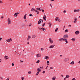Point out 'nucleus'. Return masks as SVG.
<instances>
[{
  "instance_id": "1",
  "label": "nucleus",
  "mask_w": 80,
  "mask_h": 80,
  "mask_svg": "<svg viewBox=\"0 0 80 80\" xmlns=\"http://www.w3.org/2000/svg\"><path fill=\"white\" fill-rule=\"evenodd\" d=\"M8 25H10L11 24V20L10 18H8Z\"/></svg>"
},
{
  "instance_id": "2",
  "label": "nucleus",
  "mask_w": 80,
  "mask_h": 80,
  "mask_svg": "<svg viewBox=\"0 0 80 80\" xmlns=\"http://www.w3.org/2000/svg\"><path fill=\"white\" fill-rule=\"evenodd\" d=\"M49 41L50 43L52 44L53 43V40H52V38H49Z\"/></svg>"
},
{
  "instance_id": "3",
  "label": "nucleus",
  "mask_w": 80,
  "mask_h": 80,
  "mask_svg": "<svg viewBox=\"0 0 80 80\" xmlns=\"http://www.w3.org/2000/svg\"><path fill=\"white\" fill-rule=\"evenodd\" d=\"M63 37L64 39H66V38H68V36L67 35H65L63 36Z\"/></svg>"
},
{
  "instance_id": "4",
  "label": "nucleus",
  "mask_w": 80,
  "mask_h": 80,
  "mask_svg": "<svg viewBox=\"0 0 80 80\" xmlns=\"http://www.w3.org/2000/svg\"><path fill=\"white\" fill-rule=\"evenodd\" d=\"M68 60H69V58H64V62H67Z\"/></svg>"
},
{
  "instance_id": "5",
  "label": "nucleus",
  "mask_w": 80,
  "mask_h": 80,
  "mask_svg": "<svg viewBox=\"0 0 80 80\" xmlns=\"http://www.w3.org/2000/svg\"><path fill=\"white\" fill-rule=\"evenodd\" d=\"M77 18L75 17L74 18V23H75L77 22Z\"/></svg>"
},
{
  "instance_id": "6",
  "label": "nucleus",
  "mask_w": 80,
  "mask_h": 80,
  "mask_svg": "<svg viewBox=\"0 0 80 80\" xmlns=\"http://www.w3.org/2000/svg\"><path fill=\"white\" fill-rule=\"evenodd\" d=\"M55 46V44L51 45L49 46V48H53V47H54Z\"/></svg>"
},
{
  "instance_id": "7",
  "label": "nucleus",
  "mask_w": 80,
  "mask_h": 80,
  "mask_svg": "<svg viewBox=\"0 0 80 80\" xmlns=\"http://www.w3.org/2000/svg\"><path fill=\"white\" fill-rule=\"evenodd\" d=\"M12 41V39L11 38H10L9 39H8L6 40V42H10L11 41Z\"/></svg>"
},
{
  "instance_id": "8",
  "label": "nucleus",
  "mask_w": 80,
  "mask_h": 80,
  "mask_svg": "<svg viewBox=\"0 0 80 80\" xmlns=\"http://www.w3.org/2000/svg\"><path fill=\"white\" fill-rule=\"evenodd\" d=\"M43 19L45 21H46V19H47V17L45 15H44V16L43 18Z\"/></svg>"
},
{
  "instance_id": "9",
  "label": "nucleus",
  "mask_w": 80,
  "mask_h": 80,
  "mask_svg": "<svg viewBox=\"0 0 80 80\" xmlns=\"http://www.w3.org/2000/svg\"><path fill=\"white\" fill-rule=\"evenodd\" d=\"M63 41H65V43H68V42L67 41V39H64Z\"/></svg>"
},
{
  "instance_id": "10",
  "label": "nucleus",
  "mask_w": 80,
  "mask_h": 80,
  "mask_svg": "<svg viewBox=\"0 0 80 80\" xmlns=\"http://www.w3.org/2000/svg\"><path fill=\"white\" fill-rule=\"evenodd\" d=\"M18 14H19V13H18V12L15 13L14 15V17H17V15H18Z\"/></svg>"
},
{
  "instance_id": "11",
  "label": "nucleus",
  "mask_w": 80,
  "mask_h": 80,
  "mask_svg": "<svg viewBox=\"0 0 80 80\" xmlns=\"http://www.w3.org/2000/svg\"><path fill=\"white\" fill-rule=\"evenodd\" d=\"M75 33L76 35H78V34H79V33H80V32H79V31H77L75 32Z\"/></svg>"
},
{
  "instance_id": "12",
  "label": "nucleus",
  "mask_w": 80,
  "mask_h": 80,
  "mask_svg": "<svg viewBox=\"0 0 80 80\" xmlns=\"http://www.w3.org/2000/svg\"><path fill=\"white\" fill-rule=\"evenodd\" d=\"M60 20V18L58 17H56L55 18V21H58V20Z\"/></svg>"
},
{
  "instance_id": "13",
  "label": "nucleus",
  "mask_w": 80,
  "mask_h": 80,
  "mask_svg": "<svg viewBox=\"0 0 80 80\" xmlns=\"http://www.w3.org/2000/svg\"><path fill=\"white\" fill-rule=\"evenodd\" d=\"M36 37L37 35H34L32 36V38H35V37Z\"/></svg>"
},
{
  "instance_id": "14",
  "label": "nucleus",
  "mask_w": 80,
  "mask_h": 80,
  "mask_svg": "<svg viewBox=\"0 0 80 80\" xmlns=\"http://www.w3.org/2000/svg\"><path fill=\"white\" fill-rule=\"evenodd\" d=\"M36 56H37L38 58V57H41V55L40 54H37Z\"/></svg>"
},
{
  "instance_id": "15",
  "label": "nucleus",
  "mask_w": 80,
  "mask_h": 80,
  "mask_svg": "<svg viewBox=\"0 0 80 80\" xmlns=\"http://www.w3.org/2000/svg\"><path fill=\"white\" fill-rule=\"evenodd\" d=\"M71 40H72V42H75V38H73L71 39Z\"/></svg>"
},
{
  "instance_id": "16",
  "label": "nucleus",
  "mask_w": 80,
  "mask_h": 80,
  "mask_svg": "<svg viewBox=\"0 0 80 80\" xmlns=\"http://www.w3.org/2000/svg\"><path fill=\"white\" fill-rule=\"evenodd\" d=\"M64 38H61L59 39L60 42H62V41H63Z\"/></svg>"
},
{
  "instance_id": "17",
  "label": "nucleus",
  "mask_w": 80,
  "mask_h": 80,
  "mask_svg": "<svg viewBox=\"0 0 80 80\" xmlns=\"http://www.w3.org/2000/svg\"><path fill=\"white\" fill-rule=\"evenodd\" d=\"M44 58L46 60H48V59L49 58V57H48V56H45Z\"/></svg>"
},
{
  "instance_id": "18",
  "label": "nucleus",
  "mask_w": 80,
  "mask_h": 80,
  "mask_svg": "<svg viewBox=\"0 0 80 80\" xmlns=\"http://www.w3.org/2000/svg\"><path fill=\"white\" fill-rule=\"evenodd\" d=\"M31 38V36H28V37L27 38V40L28 41L29 40L30 38Z\"/></svg>"
},
{
  "instance_id": "19",
  "label": "nucleus",
  "mask_w": 80,
  "mask_h": 80,
  "mask_svg": "<svg viewBox=\"0 0 80 80\" xmlns=\"http://www.w3.org/2000/svg\"><path fill=\"white\" fill-rule=\"evenodd\" d=\"M41 29L42 30V31H43V32H45L46 30L44 28H42Z\"/></svg>"
},
{
  "instance_id": "20",
  "label": "nucleus",
  "mask_w": 80,
  "mask_h": 80,
  "mask_svg": "<svg viewBox=\"0 0 80 80\" xmlns=\"http://www.w3.org/2000/svg\"><path fill=\"white\" fill-rule=\"evenodd\" d=\"M37 10H39L40 11H41V10H42V9H41V8H37Z\"/></svg>"
},
{
  "instance_id": "21",
  "label": "nucleus",
  "mask_w": 80,
  "mask_h": 80,
  "mask_svg": "<svg viewBox=\"0 0 80 80\" xmlns=\"http://www.w3.org/2000/svg\"><path fill=\"white\" fill-rule=\"evenodd\" d=\"M35 8H32L31 9V11L32 12H35Z\"/></svg>"
},
{
  "instance_id": "22",
  "label": "nucleus",
  "mask_w": 80,
  "mask_h": 80,
  "mask_svg": "<svg viewBox=\"0 0 80 80\" xmlns=\"http://www.w3.org/2000/svg\"><path fill=\"white\" fill-rule=\"evenodd\" d=\"M37 70L38 72H40V68H38Z\"/></svg>"
},
{
  "instance_id": "23",
  "label": "nucleus",
  "mask_w": 80,
  "mask_h": 80,
  "mask_svg": "<svg viewBox=\"0 0 80 80\" xmlns=\"http://www.w3.org/2000/svg\"><path fill=\"white\" fill-rule=\"evenodd\" d=\"M52 80H55V79H56V77H53L52 78Z\"/></svg>"
},
{
  "instance_id": "24",
  "label": "nucleus",
  "mask_w": 80,
  "mask_h": 80,
  "mask_svg": "<svg viewBox=\"0 0 80 80\" xmlns=\"http://www.w3.org/2000/svg\"><path fill=\"white\" fill-rule=\"evenodd\" d=\"M26 17H27V14H25L24 16V19H26Z\"/></svg>"
},
{
  "instance_id": "25",
  "label": "nucleus",
  "mask_w": 80,
  "mask_h": 80,
  "mask_svg": "<svg viewBox=\"0 0 80 80\" xmlns=\"http://www.w3.org/2000/svg\"><path fill=\"white\" fill-rule=\"evenodd\" d=\"M74 63H75V62H74V61H72L71 63L70 64L71 65H73V64H74Z\"/></svg>"
},
{
  "instance_id": "26",
  "label": "nucleus",
  "mask_w": 80,
  "mask_h": 80,
  "mask_svg": "<svg viewBox=\"0 0 80 80\" xmlns=\"http://www.w3.org/2000/svg\"><path fill=\"white\" fill-rule=\"evenodd\" d=\"M4 58H6V59H8V57L7 56H5Z\"/></svg>"
},
{
  "instance_id": "27",
  "label": "nucleus",
  "mask_w": 80,
  "mask_h": 80,
  "mask_svg": "<svg viewBox=\"0 0 80 80\" xmlns=\"http://www.w3.org/2000/svg\"><path fill=\"white\" fill-rule=\"evenodd\" d=\"M68 32V29H66L65 31H64V32L65 33H66L67 32Z\"/></svg>"
},
{
  "instance_id": "28",
  "label": "nucleus",
  "mask_w": 80,
  "mask_h": 80,
  "mask_svg": "<svg viewBox=\"0 0 80 80\" xmlns=\"http://www.w3.org/2000/svg\"><path fill=\"white\" fill-rule=\"evenodd\" d=\"M41 21H42V22H43V20L42 19H39V21L40 22H42Z\"/></svg>"
},
{
  "instance_id": "29",
  "label": "nucleus",
  "mask_w": 80,
  "mask_h": 80,
  "mask_svg": "<svg viewBox=\"0 0 80 80\" xmlns=\"http://www.w3.org/2000/svg\"><path fill=\"white\" fill-rule=\"evenodd\" d=\"M35 12H36L37 13V14H38L39 13V12L38 11H37V10H36L35 11Z\"/></svg>"
},
{
  "instance_id": "30",
  "label": "nucleus",
  "mask_w": 80,
  "mask_h": 80,
  "mask_svg": "<svg viewBox=\"0 0 80 80\" xmlns=\"http://www.w3.org/2000/svg\"><path fill=\"white\" fill-rule=\"evenodd\" d=\"M58 28H57L55 30V32H57V31H58Z\"/></svg>"
},
{
  "instance_id": "31",
  "label": "nucleus",
  "mask_w": 80,
  "mask_h": 80,
  "mask_svg": "<svg viewBox=\"0 0 80 80\" xmlns=\"http://www.w3.org/2000/svg\"><path fill=\"white\" fill-rule=\"evenodd\" d=\"M21 79L22 80H24V79H25V78H24V77H22Z\"/></svg>"
},
{
  "instance_id": "32",
  "label": "nucleus",
  "mask_w": 80,
  "mask_h": 80,
  "mask_svg": "<svg viewBox=\"0 0 80 80\" xmlns=\"http://www.w3.org/2000/svg\"><path fill=\"white\" fill-rule=\"evenodd\" d=\"M39 62H40V60H38L37 61L36 63H39Z\"/></svg>"
},
{
  "instance_id": "33",
  "label": "nucleus",
  "mask_w": 80,
  "mask_h": 80,
  "mask_svg": "<svg viewBox=\"0 0 80 80\" xmlns=\"http://www.w3.org/2000/svg\"><path fill=\"white\" fill-rule=\"evenodd\" d=\"M44 50V49L42 48H41V51H43Z\"/></svg>"
},
{
  "instance_id": "34",
  "label": "nucleus",
  "mask_w": 80,
  "mask_h": 80,
  "mask_svg": "<svg viewBox=\"0 0 80 80\" xmlns=\"http://www.w3.org/2000/svg\"><path fill=\"white\" fill-rule=\"evenodd\" d=\"M77 9H75L74 10V12H77Z\"/></svg>"
},
{
  "instance_id": "35",
  "label": "nucleus",
  "mask_w": 80,
  "mask_h": 80,
  "mask_svg": "<svg viewBox=\"0 0 80 80\" xmlns=\"http://www.w3.org/2000/svg\"><path fill=\"white\" fill-rule=\"evenodd\" d=\"M45 23H44L43 25H42V27H44V26H45Z\"/></svg>"
},
{
  "instance_id": "36",
  "label": "nucleus",
  "mask_w": 80,
  "mask_h": 80,
  "mask_svg": "<svg viewBox=\"0 0 80 80\" xmlns=\"http://www.w3.org/2000/svg\"><path fill=\"white\" fill-rule=\"evenodd\" d=\"M66 78H69V76H68V75H66Z\"/></svg>"
},
{
  "instance_id": "37",
  "label": "nucleus",
  "mask_w": 80,
  "mask_h": 80,
  "mask_svg": "<svg viewBox=\"0 0 80 80\" xmlns=\"http://www.w3.org/2000/svg\"><path fill=\"white\" fill-rule=\"evenodd\" d=\"M39 74V72H37L36 74V75H37Z\"/></svg>"
},
{
  "instance_id": "38",
  "label": "nucleus",
  "mask_w": 80,
  "mask_h": 80,
  "mask_svg": "<svg viewBox=\"0 0 80 80\" xmlns=\"http://www.w3.org/2000/svg\"><path fill=\"white\" fill-rule=\"evenodd\" d=\"M28 73L29 74H31V73H32V72L31 71H29L28 72Z\"/></svg>"
},
{
  "instance_id": "39",
  "label": "nucleus",
  "mask_w": 80,
  "mask_h": 80,
  "mask_svg": "<svg viewBox=\"0 0 80 80\" xmlns=\"http://www.w3.org/2000/svg\"><path fill=\"white\" fill-rule=\"evenodd\" d=\"M38 23L39 25V24H40V23H41V22H40V21H38Z\"/></svg>"
},
{
  "instance_id": "40",
  "label": "nucleus",
  "mask_w": 80,
  "mask_h": 80,
  "mask_svg": "<svg viewBox=\"0 0 80 80\" xmlns=\"http://www.w3.org/2000/svg\"><path fill=\"white\" fill-rule=\"evenodd\" d=\"M72 80H76V79H75V78H74L72 79Z\"/></svg>"
},
{
  "instance_id": "41",
  "label": "nucleus",
  "mask_w": 80,
  "mask_h": 80,
  "mask_svg": "<svg viewBox=\"0 0 80 80\" xmlns=\"http://www.w3.org/2000/svg\"><path fill=\"white\" fill-rule=\"evenodd\" d=\"M29 16L30 17H32V14H30L29 15Z\"/></svg>"
},
{
  "instance_id": "42",
  "label": "nucleus",
  "mask_w": 80,
  "mask_h": 80,
  "mask_svg": "<svg viewBox=\"0 0 80 80\" xmlns=\"http://www.w3.org/2000/svg\"><path fill=\"white\" fill-rule=\"evenodd\" d=\"M14 64L13 63H12V66H14Z\"/></svg>"
},
{
  "instance_id": "43",
  "label": "nucleus",
  "mask_w": 80,
  "mask_h": 80,
  "mask_svg": "<svg viewBox=\"0 0 80 80\" xmlns=\"http://www.w3.org/2000/svg\"><path fill=\"white\" fill-rule=\"evenodd\" d=\"M79 11H80V10H79V9H78L77 10V12H79Z\"/></svg>"
},
{
  "instance_id": "44",
  "label": "nucleus",
  "mask_w": 80,
  "mask_h": 80,
  "mask_svg": "<svg viewBox=\"0 0 80 80\" xmlns=\"http://www.w3.org/2000/svg\"><path fill=\"white\" fill-rule=\"evenodd\" d=\"M45 73V71H44L42 72L43 73Z\"/></svg>"
},
{
  "instance_id": "45",
  "label": "nucleus",
  "mask_w": 80,
  "mask_h": 80,
  "mask_svg": "<svg viewBox=\"0 0 80 80\" xmlns=\"http://www.w3.org/2000/svg\"><path fill=\"white\" fill-rule=\"evenodd\" d=\"M47 63H50V62L48 61L47 62Z\"/></svg>"
},
{
  "instance_id": "46",
  "label": "nucleus",
  "mask_w": 80,
  "mask_h": 80,
  "mask_svg": "<svg viewBox=\"0 0 80 80\" xmlns=\"http://www.w3.org/2000/svg\"><path fill=\"white\" fill-rule=\"evenodd\" d=\"M63 12V13H66V12H67V11H66L65 10H64Z\"/></svg>"
},
{
  "instance_id": "47",
  "label": "nucleus",
  "mask_w": 80,
  "mask_h": 80,
  "mask_svg": "<svg viewBox=\"0 0 80 80\" xmlns=\"http://www.w3.org/2000/svg\"><path fill=\"white\" fill-rule=\"evenodd\" d=\"M52 25V23H50L49 24V26H50H50H51Z\"/></svg>"
},
{
  "instance_id": "48",
  "label": "nucleus",
  "mask_w": 80,
  "mask_h": 80,
  "mask_svg": "<svg viewBox=\"0 0 80 80\" xmlns=\"http://www.w3.org/2000/svg\"><path fill=\"white\" fill-rule=\"evenodd\" d=\"M50 69H53V67H50Z\"/></svg>"
},
{
  "instance_id": "49",
  "label": "nucleus",
  "mask_w": 80,
  "mask_h": 80,
  "mask_svg": "<svg viewBox=\"0 0 80 80\" xmlns=\"http://www.w3.org/2000/svg\"><path fill=\"white\" fill-rule=\"evenodd\" d=\"M2 38H0V41H1V40H2Z\"/></svg>"
},
{
  "instance_id": "50",
  "label": "nucleus",
  "mask_w": 80,
  "mask_h": 80,
  "mask_svg": "<svg viewBox=\"0 0 80 80\" xmlns=\"http://www.w3.org/2000/svg\"><path fill=\"white\" fill-rule=\"evenodd\" d=\"M66 78H65L64 79V80H66Z\"/></svg>"
},
{
  "instance_id": "51",
  "label": "nucleus",
  "mask_w": 80,
  "mask_h": 80,
  "mask_svg": "<svg viewBox=\"0 0 80 80\" xmlns=\"http://www.w3.org/2000/svg\"><path fill=\"white\" fill-rule=\"evenodd\" d=\"M68 27H71V25H69Z\"/></svg>"
},
{
  "instance_id": "52",
  "label": "nucleus",
  "mask_w": 80,
  "mask_h": 80,
  "mask_svg": "<svg viewBox=\"0 0 80 80\" xmlns=\"http://www.w3.org/2000/svg\"><path fill=\"white\" fill-rule=\"evenodd\" d=\"M48 68V66H47V67H46V69H47Z\"/></svg>"
},
{
  "instance_id": "53",
  "label": "nucleus",
  "mask_w": 80,
  "mask_h": 80,
  "mask_svg": "<svg viewBox=\"0 0 80 80\" xmlns=\"http://www.w3.org/2000/svg\"><path fill=\"white\" fill-rule=\"evenodd\" d=\"M50 6H51V7H52V4H50Z\"/></svg>"
},
{
  "instance_id": "54",
  "label": "nucleus",
  "mask_w": 80,
  "mask_h": 80,
  "mask_svg": "<svg viewBox=\"0 0 80 80\" xmlns=\"http://www.w3.org/2000/svg\"><path fill=\"white\" fill-rule=\"evenodd\" d=\"M42 12H44V10H43V9H42Z\"/></svg>"
},
{
  "instance_id": "55",
  "label": "nucleus",
  "mask_w": 80,
  "mask_h": 80,
  "mask_svg": "<svg viewBox=\"0 0 80 80\" xmlns=\"http://www.w3.org/2000/svg\"><path fill=\"white\" fill-rule=\"evenodd\" d=\"M61 76H62V77H63V75H62V74Z\"/></svg>"
},
{
  "instance_id": "56",
  "label": "nucleus",
  "mask_w": 80,
  "mask_h": 80,
  "mask_svg": "<svg viewBox=\"0 0 80 80\" xmlns=\"http://www.w3.org/2000/svg\"><path fill=\"white\" fill-rule=\"evenodd\" d=\"M55 0H51V2H52V1H54Z\"/></svg>"
},
{
  "instance_id": "57",
  "label": "nucleus",
  "mask_w": 80,
  "mask_h": 80,
  "mask_svg": "<svg viewBox=\"0 0 80 80\" xmlns=\"http://www.w3.org/2000/svg\"><path fill=\"white\" fill-rule=\"evenodd\" d=\"M2 62V59H0V62Z\"/></svg>"
},
{
  "instance_id": "58",
  "label": "nucleus",
  "mask_w": 80,
  "mask_h": 80,
  "mask_svg": "<svg viewBox=\"0 0 80 80\" xmlns=\"http://www.w3.org/2000/svg\"><path fill=\"white\" fill-rule=\"evenodd\" d=\"M59 22H60V20H58Z\"/></svg>"
},
{
  "instance_id": "59",
  "label": "nucleus",
  "mask_w": 80,
  "mask_h": 80,
  "mask_svg": "<svg viewBox=\"0 0 80 80\" xmlns=\"http://www.w3.org/2000/svg\"><path fill=\"white\" fill-rule=\"evenodd\" d=\"M0 3H3V2H2V1H0Z\"/></svg>"
},
{
  "instance_id": "60",
  "label": "nucleus",
  "mask_w": 80,
  "mask_h": 80,
  "mask_svg": "<svg viewBox=\"0 0 80 80\" xmlns=\"http://www.w3.org/2000/svg\"><path fill=\"white\" fill-rule=\"evenodd\" d=\"M3 18V16H2L1 18Z\"/></svg>"
},
{
  "instance_id": "61",
  "label": "nucleus",
  "mask_w": 80,
  "mask_h": 80,
  "mask_svg": "<svg viewBox=\"0 0 80 80\" xmlns=\"http://www.w3.org/2000/svg\"><path fill=\"white\" fill-rule=\"evenodd\" d=\"M21 62H23V61H21Z\"/></svg>"
},
{
  "instance_id": "62",
  "label": "nucleus",
  "mask_w": 80,
  "mask_h": 80,
  "mask_svg": "<svg viewBox=\"0 0 80 80\" xmlns=\"http://www.w3.org/2000/svg\"><path fill=\"white\" fill-rule=\"evenodd\" d=\"M3 78H1V80H3Z\"/></svg>"
},
{
  "instance_id": "63",
  "label": "nucleus",
  "mask_w": 80,
  "mask_h": 80,
  "mask_svg": "<svg viewBox=\"0 0 80 80\" xmlns=\"http://www.w3.org/2000/svg\"><path fill=\"white\" fill-rule=\"evenodd\" d=\"M6 80H9V78H7Z\"/></svg>"
},
{
  "instance_id": "64",
  "label": "nucleus",
  "mask_w": 80,
  "mask_h": 80,
  "mask_svg": "<svg viewBox=\"0 0 80 80\" xmlns=\"http://www.w3.org/2000/svg\"><path fill=\"white\" fill-rule=\"evenodd\" d=\"M78 63H80V61H79Z\"/></svg>"
}]
</instances>
